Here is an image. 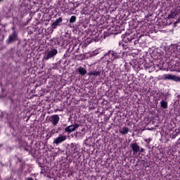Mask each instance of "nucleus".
I'll list each match as a JSON object with an SVG mask.
<instances>
[{
	"label": "nucleus",
	"mask_w": 180,
	"mask_h": 180,
	"mask_svg": "<svg viewBox=\"0 0 180 180\" xmlns=\"http://www.w3.org/2000/svg\"><path fill=\"white\" fill-rule=\"evenodd\" d=\"M104 57H105V58H108V63H113L116 61L117 58H120L119 53H117V52H115L114 51H109L108 53L104 56Z\"/></svg>",
	"instance_id": "obj_1"
},
{
	"label": "nucleus",
	"mask_w": 180,
	"mask_h": 180,
	"mask_svg": "<svg viewBox=\"0 0 180 180\" xmlns=\"http://www.w3.org/2000/svg\"><path fill=\"white\" fill-rule=\"evenodd\" d=\"M65 140H67V136L59 134V136L53 140V144L58 146V144H60V143H64Z\"/></svg>",
	"instance_id": "obj_3"
},
{
	"label": "nucleus",
	"mask_w": 180,
	"mask_h": 180,
	"mask_svg": "<svg viewBox=\"0 0 180 180\" xmlns=\"http://www.w3.org/2000/svg\"><path fill=\"white\" fill-rule=\"evenodd\" d=\"M50 121L53 126H57V124H58V122H60V117L58 115H53L51 117Z\"/></svg>",
	"instance_id": "obj_6"
},
{
	"label": "nucleus",
	"mask_w": 180,
	"mask_h": 180,
	"mask_svg": "<svg viewBox=\"0 0 180 180\" xmlns=\"http://www.w3.org/2000/svg\"><path fill=\"white\" fill-rule=\"evenodd\" d=\"M79 72L80 75H85V74H86V69H85V68L80 67L79 68Z\"/></svg>",
	"instance_id": "obj_12"
},
{
	"label": "nucleus",
	"mask_w": 180,
	"mask_h": 180,
	"mask_svg": "<svg viewBox=\"0 0 180 180\" xmlns=\"http://www.w3.org/2000/svg\"><path fill=\"white\" fill-rule=\"evenodd\" d=\"M129 131H130V129L127 127H122L119 129V133L122 135L128 134Z\"/></svg>",
	"instance_id": "obj_9"
},
{
	"label": "nucleus",
	"mask_w": 180,
	"mask_h": 180,
	"mask_svg": "<svg viewBox=\"0 0 180 180\" xmlns=\"http://www.w3.org/2000/svg\"><path fill=\"white\" fill-rule=\"evenodd\" d=\"M63 22V18L60 17L59 18L56 19L55 22L52 23V27L53 29H56L57 26L60 25Z\"/></svg>",
	"instance_id": "obj_11"
},
{
	"label": "nucleus",
	"mask_w": 180,
	"mask_h": 180,
	"mask_svg": "<svg viewBox=\"0 0 180 180\" xmlns=\"http://www.w3.org/2000/svg\"><path fill=\"white\" fill-rule=\"evenodd\" d=\"M161 108H163V109H167L168 108V103L165 101H162L160 102Z\"/></svg>",
	"instance_id": "obj_13"
},
{
	"label": "nucleus",
	"mask_w": 180,
	"mask_h": 180,
	"mask_svg": "<svg viewBox=\"0 0 180 180\" xmlns=\"http://www.w3.org/2000/svg\"><path fill=\"white\" fill-rule=\"evenodd\" d=\"M78 127H79V124H73L66 127L65 129V131H66V133H72V131H75V130H77V129H78Z\"/></svg>",
	"instance_id": "obj_4"
},
{
	"label": "nucleus",
	"mask_w": 180,
	"mask_h": 180,
	"mask_svg": "<svg viewBox=\"0 0 180 180\" xmlns=\"http://www.w3.org/2000/svg\"><path fill=\"white\" fill-rule=\"evenodd\" d=\"M2 1H4V0H0V2Z\"/></svg>",
	"instance_id": "obj_21"
},
{
	"label": "nucleus",
	"mask_w": 180,
	"mask_h": 180,
	"mask_svg": "<svg viewBox=\"0 0 180 180\" xmlns=\"http://www.w3.org/2000/svg\"><path fill=\"white\" fill-rule=\"evenodd\" d=\"M174 18H175V13H172L171 14H169L168 15V19H174Z\"/></svg>",
	"instance_id": "obj_16"
},
{
	"label": "nucleus",
	"mask_w": 180,
	"mask_h": 180,
	"mask_svg": "<svg viewBox=\"0 0 180 180\" xmlns=\"http://www.w3.org/2000/svg\"><path fill=\"white\" fill-rule=\"evenodd\" d=\"M26 180H34L33 178H27Z\"/></svg>",
	"instance_id": "obj_19"
},
{
	"label": "nucleus",
	"mask_w": 180,
	"mask_h": 180,
	"mask_svg": "<svg viewBox=\"0 0 180 180\" xmlns=\"http://www.w3.org/2000/svg\"><path fill=\"white\" fill-rule=\"evenodd\" d=\"M175 23L176 24V23H179V20H176V22H175Z\"/></svg>",
	"instance_id": "obj_20"
},
{
	"label": "nucleus",
	"mask_w": 180,
	"mask_h": 180,
	"mask_svg": "<svg viewBox=\"0 0 180 180\" xmlns=\"http://www.w3.org/2000/svg\"><path fill=\"white\" fill-rule=\"evenodd\" d=\"M75 22H77V17L73 15L70 19V23H75Z\"/></svg>",
	"instance_id": "obj_15"
},
{
	"label": "nucleus",
	"mask_w": 180,
	"mask_h": 180,
	"mask_svg": "<svg viewBox=\"0 0 180 180\" xmlns=\"http://www.w3.org/2000/svg\"><path fill=\"white\" fill-rule=\"evenodd\" d=\"M130 146L131 148L134 151V154H137L139 151H140V146H139V144H137V143L133 142Z\"/></svg>",
	"instance_id": "obj_8"
},
{
	"label": "nucleus",
	"mask_w": 180,
	"mask_h": 180,
	"mask_svg": "<svg viewBox=\"0 0 180 180\" xmlns=\"http://www.w3.org/2000/svg\"><path fill=\"white\" fill-rule=\"evenodd\" d=\"M18 39V35H16L15 32H13L8 38L6 42L8 44H9V43H13V41H15V40Z\"/></svg>",
	"instance_id": "obj_7"
},
{
	"label": "nucleus",
	"mask_w": 180,
	"mask_h": 180,
	"mask_svg": "<svg viewBox=\"0 0 180 180\" xmlns=\"http://www.w3.org/2000/svg\"><path fill=\"white\" fill-rule=\"evenodd\" d=\"M88 75H89V77H99L101 76V71L99 70L90 71L88 73Z\"/></svg>",
	"instance_id": "obj_10"
},
{
	"label": "nucleus",
	"mask_w": 180,
	"mask_h": 180,
	"mask_svg": "<svg viewBox=\"0 0 180 180\" xmlns=\"http://www.w3.org/2000/svg\"><path fill=\"white\" fill-rule=\"evenodd\" d=\"M122 37L125 41H131V38L129 37V34L122 35Z\"/></svg>",
	"instance_id": "obj_14"
},
{
	"label": "nucleus",
	"mask_w": 180,
	"mask_h": 180,
	"mask_svg": "<svg viewBox=\"0 0 180 180\" xmlns=\"http://www.w3.org/2000/svg\"><path fill=\"white\" fill-rule=\"evenodd\" d=\"M144 141H146V143H150V141H151V139L150 138L146 139H144Z\"/></svg>",
	"instance_id": "obj_17"
},
{
	"label": "nucleus",
	"mask_w": 180,
	"mask_h": 180,
	"mask_svg": "<svg viewBox=\"0 0 180 180\" xmlns=\"http://www.w3.org/2000/svg\"><path fill=\"white\" fill-rule=\"evenodd\" d=\"M162 79H164L165 81H167V80L176 81V82H178V81H180V77L178 76H175L174 75L165 74L163 75V77L162 78Z\"/></svg>",
	"instance_id": "obj_2"
},
{
	"label": "nucleus",
	"mask_w": 180,
	"mask_h": 180,
	"mask_svg": "<svg viewBox=\"0 0 180 180\" xmlns=\"http://www.w3.org/2000/svg\"><path fill=\"white\" fill-rule=\"evenodd\" d=\"M139 153H144V148H140V147H139Z\"/></svg>",
	"instance_id": "obj_18"
},
{
	"label": "nucleus",
	"mask_w": 180,
	"mask_h": 180,
	"mask_svg": "<svg viewBox=\"0 0 180 180\" xmlns=\"http://www.w3.org/2000/svg\"><path fill=\"white\" fill-rule=\"evenodd\" d=\"M58 53V51H57V49H53L50 51H49L46 56H45L44 58L47 61L48 60H50V58H53L54 56H57Z\"/></svg>",
	"instance_id": "obj_5"
}]
</instances>
